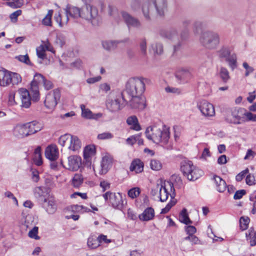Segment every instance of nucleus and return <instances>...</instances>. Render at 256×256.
I'll list each match as a JSON object with an SVG mask.
<instances>
[{"label":"nucleus","mask_w":256,"mask_h":256,"mask_svg":"<svg viewBox=\"0 0 256 256\" xmlns=\"http://www.w3.org/2000/svg\"><path fill=\"white\" fill-rule=\"evenodd\" d=\"M167 10V0H146L142 6V14L147 20L163 17Z\"/></svg>","instance_id":"obj_1"},{"label":"nucleus","mask_w":256,"mask_h":256,"mask_svg":"<svg viewBox=\"0 0 256 256\" xmlns=\"http://www.w3.org/2000/svg\"><path fill=\"white\" fill-rule=\"evenodd\" d=\"M148 80L144 78H132L126 84L125 89L121 92L124 97L128 98L142 95L145 90V84Z\"/></svg>","instance_id":"obj_2"},{"label":"nucleus","mask_w":256,"mask_h":256,"mask_svg":"<svg viewBox=\"0 0 256 256\" xmlns=\"http://www.w3.org/2000/svg\"><path fill=\"white\" fill-rule=\"evenodd\" d=\"M145 134L148 139L156 144H166L170 138L169 128L166 126H163L162 128L156 126H149L146 128Z\"/></svg>","instance_id":"obj_3"},{"label":"nucleus","mask_w":256,"mask_h":256,"mask_svg":"<svg viewBox=\"0 0 256 256\" xmlns=\"http://www.w3.org/2000/svg\"><path fill=\"white\" fill-rule=\"evenodd\" d=\"M43 84L44 88L49 90L52 88L53 84L52 82L47 80L43 75L39 73H36L32 81L30 84V92L32 96V100L38 101L40 98L39 87Z\"/></svg>","instance_id":"obj_4"},{"label":"nucleus","mask_w":256,"mask_h":256,"mask_svg":"<svg viewBox=\"0 0 256 256\" xmlns=\"http://www.w3.org/2000/svg\"><path fill=\"white\" fill-rule=\"evenodd\" d=\"M180 170L183 176L190 181L196 180L202 176V172L196 168L190 160H182Z\"/></svg>","instance_id":"obj_5"},{"label":"nucleus","mask_w":256,"mask_h":256,"mask_svg":"<svg viewBox=\"0 0 256 256\" xmlns=\"http://www.w3.org/2000/svg\"><path fill=\"white\" fill-rule=\"evenodd\" d=\"M200 42L205 48L213 50L216 48L220 43V36L218 33L212 31L202 32L200 37Z\"/></svg>","instance_id":"obj_6"},{"label":"nucleus","mask_w":256,"mask_h":256,"mask_svg":"<svg viewBox=\"0 0 256 256\" xmlns=\"http://www.w3.org/2000/svg\"><path fill=\"white\" fill-rule=\"evenodd\" d=\"M81 18L90 22L93 26H98L101 18L97 8L90 4L82 8Z\"/></svg>","instance_id":"obj_7"},{"label":"nucleus","mask_w":256,"mask_h":256,"mask_svg":"<svg viewBox=\"0 0 256 256\" xmlns=\"http://www.w3.org/2000/svg\"><path fill=\"white\" fill-rule=\"evenodd\" d=\"M21 82L22 78L19 74L4 69L0 70V86H7L10 84L18 85Z\"/></svg>","instance_id":"obj_8"},{"label":"nucleus","mask_w":256,"mask_h":256,"mask_svg":"<svg viewBox=\"0 0 256 256\" xmlns=\"http://www.w3.org/2000/svg\"><path fill=\"white\" fill-rule=\"evenodd\" d=\"M156 191L159 192V198L162 202H166L170 196L171 199L176 196L175 189L174 184L171 182L162 183L156 184Z\"/></svg>","instance_id":"obj_9"},{"label":"nucleus","mask_w":256,"mask_h":256,"mask_svg":"<svg viewBox=\"0 0 256 256\" xmlns=\"http://www.w3.org/2000/svg\"><path fill=\"white\" fill-rule=\"evenodd\" d=\"M218 54L219 58L224 59L232 71L238 67L236 55L234 53L231 54L228 47H222L218 51Z\"/></svg>","instance_id":"obj_10"},{"label":"nucleus","mask_w":256,"mask_h":256,"mask_svg":"<svg viewBox=\"0 0 256 256\" xmlns=\"http://www.w3.org/2000/svg\"><path fill=\"white\" fill-rule=\"evenodd\" d=\"M128 100L120 93L116 96L114 100L107 102L106 106L111 112H116L122 109L128 104Z\"/></svg>","instance_id":"obj_11"},{"label":"nucleus","mask_w":256,"mask_h":256,"mask_svg":"<svg viewBox=\"0 0 256 256\" xmlns=\"http://www.w3.org/2000/svg\"><path fill=\"white\" fill-rule=\"evenodd\" d=\"M244 108H238L234 109L230 115H227L225 118L226 120L230 124H240L246 122L244 118Z\"/></svg>","instance_id":"obj_12"},{"label":"nucleus","mask_w":256,"mask_h":256,"mask_svg":"<svg viewBox=\"0 0 256 256\" xmlns=\"http://www.w3.org/2000/svg\"><path fill=\"white\" fill-rule=\"evenodd\" d=\"M60 97V92L56 89L52 92L48 93L46 96L44 104L47 108L53 110L58 104V101Z\"/></svg>","instance_id":"obj_13"},{"label":"nucleus","mask_w":256,"mask_h":256,"mask_svg":"<svg viewBox=\"0 0 256 256\" xmlns=\"http://www.w3.org/2000/svg\"><path fill=\"white\" fill-rule=\"evenodd\" d=\"M197 108L204 116H212L215 114L214 106L206 100L198 102Z\"/></svg>","instance_id":"obj_14"},{"label":"nucleus","mask_w":256,"mask_h":256,"mask_svg":"<svg viewBox=\"0 0 256 256\" xmlns=\"http://www.w3.org/2000/svg\"><path fill=\"white\" fill-rule=\"evenodd\" d=\"M121 14L124 21L128 28H134L140 29L142 28V23L137 18L132 16L130 14L124 11L122 12Z\"/></svg>","instance_id":"obj_15"},{"label":"nucleus","mask_w":256,"mask_h":256,"mask_svg":"<svg viewBox=\"0 0 256 256\" xmlns=\"http://www.w3.org/2000/svg\"><path fill=\"white\" fill-rule=\"evenodd\" d=\"M128 98L130 100H128V103L129 102L132 108L142 110L146 106V99L142 94L132 96Z\"/></svg>","instance_id":"obj_16"},{"label":"nucleus","mask_w":256,"mask_h":256,"mask_svg":"<svg viewBox=\"0 0 256 256\" xmlns=\"http://www.w3.org/2000/svg\"><path fill=\"white\" fill-rule=\"evenodd\" d=\"M110 203L116 209L122 210L126 204V201L122 199V195L120 193H113L110 198Z\"/></svg>","instance_id":"obj_17"},{"label":"nucleus","mask_w":256,"mask_h":256,"mask_svg":"<svg viewBox=\"0 0 256 256\" xmlns=\"http://www.w3.org/2000/svg\"><path fill=\"white\" fill-rule=\"evenodd\" d=\"M67 169L72 171H76L79 169L82 164V158L78 156H70L68 158Z\"/></svg>","instance_id":"obj_18"},{"label":"nucleus","mask_w":256,"mask_h":256,"mask_svg":"<svg viewBox=\"0 0 256 256\" xmlns=\"http://www.w3.org/2000/svg\"><path fill=\"white\" fill-rule=\"evenodd\" d=\"M18 93L21 100V106L22 108H28L31 105V98L30 92L26 89L20 88Z\"/></svg>","instance_id":"obj_19"},{"label":"nucleus","mask_w":256,"mask_h":256,"mask_svg":"<svg viewBox=\"0 0 256 256\" xmlns=\"http://www.w3.org/2000/svg\"><path fill=\"white\" fill-rule=\"evenodd\" d=\"M42 206L48 214H54L57 210L56 202L52 198H48L41 203Z\"/></svg>","instance_id":"obj_20"},{"label":"nucleus","mask_w":256,"mask_h":256,"mask_svg":"<svg viewBox=\"0 0 256 256\" xmlns=\"http://www.w3.org/2000/svg\"><path fill=\"white\" fill-rule=\"evenodd\" d=\"M13 134L14 136L19 138L30 136L26 124H17L14 128Z\"/></svg>","instance_id":"obj_21"},{"label":"nucleus","mask_w":256,"mask_h":256,"mask_svg":"<svg viewBox=\"0 0 256 256\" xmlns=\"http://www.w3.org/2000/svg\"><path fill=\"white\" fill-rule=\"evenodd\" d=\"M64 10L66 15L68 18L71 17L74 18H81L82 8L68 4Z\"/></svg>","instance_id":"obj_22"},{"label":"nucleus","mask_w":256,"mask_h":256,"mask_svg":"<svg viewBox=\"0 0 256 256\" xmlns=\"http://www.w3.org/2000/svg\"><path fill=\"white\" fill-rule=\"evenodd\" d=\"M34 194L40 204L48 198L46 188L44 186L36 188L34 190Z\"/></svg>","instance_id":"obj_23"},{"label":"nucleus","mask_w":256,"mask_h":256,"mask_svg":"<svg viewBox=\"0 0 256 256\" xmlns=\"http://www.w3.org/2000/svg\"><path fill=\"white\" fill-rule=\"evenodd\" d=\"M82 116L83 118L87 119L98 120L102 116L101 113L93 114L88 108H86L84 104H81Z\"/></svg>","instance_id":"obj_24"},{"label":"nucleus","mask_w":256,"mask_h":256,"mask_svg":"<svg viewBox=\"0 0 256 256\" xmlns=\"http://www.w3.org/2000/svg\"><path fill=\"white\" fill-rule=\"evenodd\" d=\"M46 157L52 161H54L58 158V151L56 146H50L46 148L45 151Z\"/></svg>","instance_id":"obj_25"},{"label":"nucleus","mask_w":256,"mask_h":256,"mask_svg":"<svg viewBox=\"0 0 256 256\" xmlns=\"http://www.w3.org/2000/svg\"><path fill=\"white\" fill-rule=\"evenodd\" d=\"M26 125L30 135L41 130L43 128V124L37 121H32L26 123Z\"/></svg>","instance_id":"obj_26"},{"label":"nucleus","mask_w":256,"mask_h":256,"mask_svg":"<svg viewBox=\"0 0 256 256\" xmlns=\"http://www.w3.org/2000/svg\"><path fill=\"white\" fill-rule=\"evenodd\" d=\"M192 74L188 70H182L177 72L176 74V78L180 82H186L191 78Z\"/></svg>","instance_id":"obj_27"},{"label":"nucleus","mask_w":256,"mask_h":256,"mask_svg":"<svg viewBox=\"0 0 256 256\" xmlns=\"http://www.w3.org/2000/svg\"><path fill=\"white\" fill-rule=\"evenodd\" d=\"M112 166V158L107 156H104L101 162V170L100 171V174H106Z\"/></svg>","instance_id":"obj_28"},{"label":"nucleus","mask_w":256,"mask_h":256,"mask_svg":"<svg viewBox=\"0 0 256 256\" xmlns=\"http://www.w3.org/2000/svg\"><path fill=\"white\" fill-rule=\"evenodd\" d=\"M213 180L216 186V188L220 192H223L228 188V191L230 192L229 186H226V182L220 176L215 175L214 176Z\"/></svg>","instance_id":"obj_29"},{"label":"nucleus","mask_w":256,"mask_h":256,"mask_svg":"<svg viewBox=\"0 0 256 256\" xmlns=\"http://www.w3.org/2000/svg\"><path fill=\"white\" fill-rule=\"evenodd\" d=\"M81 142L78 136H72L68 147V149L72 152H78L81 148Z\"/></svg>","instance_id":"obj_30"},{"label":"nucleus","mask_w":256,"mask_h":256,"mask_svg":"<svg viewBox=\"0 0 256 256\" xmlns=\"http://www.w3.org/2000/svg\"><path fill=\"white\" fill-rule=\"evenodd\" d=\"M126 123L130 126V128L132 130L139 131L142 129L138 119L135 116H129L126 120Z\"/></svg>","instance_id":"obj_31"},{"label":"nucleus","mask_w":256,"mask_h":256,"mask_svg":"<svg viewBox=\"0 0 256 256\" xmlns=\"http://www.w3.org/2000/svg\"><path fill=\"white\" fill-rule=\"evenodd\" d=\"M154 216V211L151 207L146 208L144 212L140 215L139 218L143 221H148L152 220Z\"/></svg>","instance_id":"obj_32"},{"label":"nucleus","mask_w":256,"mask_h":256,"mask_svg":"<svg viewBox=\"0 0 256 256\" xmlns=\"http://www.w3.org/2000/svg\"><path fill=\"white\" fill-rule=\"evenodd\" d=\"M189 29L188 28H183L181 31L180 34V40H179L178 42L174 46V51L176 52L178 50L182 45V41L186 40L189 36Z\"/></svg>","instance_id":"obj_33"},{"label":"nucleus","mask_w":256,"mask_h":256,"mask_svg":"<svg viewBox=\"0 0 256 256\" xmlns=\"http://www.w3.org/2000/svg\"><path fill=\"white\" fill-rule=\"evenodd\" d=\"M130 170L134 171L136 173L141 172L144 169V164L139 159L134 160L130 166Z\"/></svg>","instance_id":"obj_34"},{"label":"nucleus","mask_w":256,"mask_h":256,"mask_svg":"<svg viewBox=\"0 0 256 256\" xmlns=\"http://www.w3.org/2000/svg\"><path fill=\"white\" fill-rule=\"evenodd\" d=\"M246 240H249L250 245L252 246L256 245V230L254 231V228L251 227L248 230V233L246 234Z\"/></svg>","instance_id":"obj_35"},{"label":"nucleus","mask_w":256,"mask_h":256,"mask_svg":"<svg viewBox=\"0 0 256 256\" xmlns=\"http://www.w3.org/2000/svg\"><path fill=\"white\" fill-rule=\"evenodd\" d=\"M119 43L116 40H104L102 42V48L107 51H111L116 49Z\"/></svg>","instance_id":"obj_36"},{"label":"nucleus","mask_w":256,"mask_h":256,"mask_svg":"<svg viewBox=\"0 0 256 256\" xmlns=\"http://www.w3.org/2000/svg\"><path fill=\"white\" fill-rule=\"evenodd\" d=\"M96 153L95 147L93 145H89L85 147L84 150V158L86 161H89L92 156Z\"/></svg>","instance_id":"obj_37"},{"label":"nucleus","mask_w":256,"mask_h":256,"mask_svg":"<svg viewBox=\"0 0 256 256\" xmlns=\"http://www.w3.org/2000/svg\"><path fill=\"white\" fill-rule=\"evenodd\" d=\"M162 36L166 38L172 40H174L178 37V32L176 29H171L169 30H162L160 32Z\"/></svg>","instance_id":"obj_38"},{"label":"nucleus","mask_w":256,"mask_h":256,"mask_svg":"<svg viewBox=\"0 0 256 256\" xmlns=\"http://www.w3.org/2000/svg\"><path fill=\"white\" fill-rule=\"evenodd\" d=\"M218 75L222 82L226 83L230 80V77L228 70L226 68L221 66L218 71Z\"/></svg>","instance_id":"obj_39"},{"label":"nucleus","mask_w":256,"mask_h":256,"mask_svg":"<svg viewBox=\"0 0 256 256\" xmlns=\"http://www.w3.org/2000/svg\"><path fill=\"white\" fill-rule=\"evenodd\" d=\"M36 54L38 58V62L42 64V60L46 58V49L42 45H40V46L36 48Z\"/></svg>","instance_id":"obj_40"},{"label":"nucleus","mask_w":256,"mask_h":256,"mask_svg":"<svg viewBox=\"0 0 256 256\" xmlns=\"http://www.w3.org/2000/svg\"><path fill=\"white\" fill-rule=\"evenodd\" d=\"M33 160L34 164L38 166L42 164V161L41 155V148L40 146H38L34 150Z\"/></svg>","instance_id":"obj_41"},{"label":"nucleus","mask_w":256,"mask_h":256,"mask_svg":"<svg viewBox=\"0 0 256 256\" xmlns=\"http://www.w3.org/2000/svg\"><path fill=\"white\" fill-rule=\"evenodd\" d=\"M54 18L60 27H62L64 25L66 24L69 20L68 16L66 15L64 18H62L60 12L55 14Z\"/></svg>","instance_id":"obj_42"},{"label":"nucleus","mask_w":256,"mask_h":256,"mask_svg":"<svg viewBox=\"0 0 256 256\" xmlns=\"http://www.w3.org/2000/svg\"><path fill=\"white\" fill-rule=\"evenodd\" d=\"M72 137V136L70 134H64L60 137L58 143L62 146H66L68 148Z\"/></svg>","instance_id":"obj_43"},{"label":"nucleus","mask_w":256,"mask_h":256,"mask_svg":"<svg viewBox=\"0 0 256 256\" xmlns=\"http://www.w3.org/2000/svg\"><path fill=\"white\" fill-rule=\"evenodd\" d=\"M151 48L154 55L160 56L164 52L163 44L160 42H156L152 44Z\"/></svg>","instance_id":"obj_44"},{"label":"nucleus","mask_w":256,"mask_h":256,"mask_svg":"<svg viewBox=\"0 0 256 256\" xmlns=\"http://www.w3.org/2000/svg\"><path fill=\"white\" fill-rule=\"evenodd\" d=\"M179 220L181 222L186 225L192 224V221L190 219L187 213V210L186 208H184L180 212Z\"/></svg>","instance_id":"obj_45"},{"label":"nucleus","mask_w":256,"mask_h":256,"mask_svg":"<svg viewBox=\"0 0 256 256\" xmlns=\"http://www.w3.org/2000/svg\"><path fill=\"white\" fill-rule=\"evenodd\" d=\"M53 12L54 11L52 10H48V14L42 20V23L43 25L45 26H52V18Z\"/></svg>","instance_id":"obj_46"},{"label":"nucleus","mask_w":256,"mask_h":256,"mask_svg":"<svg viewBox=\"0 0 256 256\" xmlns=\"http://www.w3.org/2000/svg\"><path fill=\"white\" fill-rule=\"evenodd\" d=\"M83 180L81 174H76L72 180V184L75 188H78L83 182Z\"/></svg>","instance_id":"obj_47"},{"label":"nucleus","mask_w":256,"mask_h":256,"mask_svg":"<svg viewBox=\"0 0 256 256\" xmlns=\"http://www.w3.org/2000/svg\"><path fill=\"white\" fill-rule=\"evenodd\" d=\"M100 244L98 238L90 237L88 240V246L90 248H98Z\"/></svg>","instance_id":"obj_48"},{"label":"nucleus","mask_w":256,"mask_h":256,"mask_svg":"<svg viewBox=\"0 0 256 256\" xmlns=\"http://www.w3.org/2000/svg\"><path fill=\"white\" fill-rule=\"evenodd\" d=\"M250 219L248 216H242L240 220V228L242 230H246L248 227Z\"/></svg>","instance_id":"obj_49"},{"label":"nucleus","mask_w":256,"mask_h":256,"mask_svg":"<svg viewBox=\"0 0 256 256\" xmlns=\"http://www.w3.org/2000/svg\"><path fill=\"white\" fill-rule=\"evenodd\" d=\"M140 193V188L138 187L133 188L130 189L128 192L129 197L134 199L138 196Z\"/></svg>","instance_id":"obj_50"},{"label":"nucleus","mask_w":256,"mask_h":256,"mask_svg":"<svg viewBox=\"0 0 256 256\" xmlns=\"http://www.w3.org/2000/svg\"><path fill=\"white\" fill-rule=\"evenodd\" d=\"M150 167L154 170H160L162 168V164L160 160L154 159L150 161Z\"/></svg>","instance_id":"obj_51"},{"label":"nucleus","mask_w":256,"mask_h":256,"mask_svg":"<svg viewBox=\"0 0 256 256\" xmlns=\"http://www.w3.org/2000/svg\"><path fill=\"white\" fill-rule=\"evenodd\" d=\"M244 118H246V121H252L256 122V114H254L250 112H246L245 109Z\"/></svg>","instance_id":"obj_52"},{"label":"nucleus","mask_w":256,"mask_h":256,"mask_svg":"<svg viewBox=\"0 0 256 256\" xmlns=\"http://www.w3.org/2000/svg\"><path fill=\"white\" fill-rule=\"evenodd\" d=\"M38 226H34L33 228L32 229L28 232V236L32 238H34L35 240H39L40 238V237L38 236Z\"/></svg>","instance_id":"obj_53"},{"label":"nucleus","mask_w":256,"mask_h":256,"mask_svg":"<svg viewBox=\"0 0 256 256\" xmlns=\"http://www.w3.org/2000/svg\"><path fill=\"white\" fill-rule=\"evenodd\" d=\"M140 50L142 54L143 55H146V40L145 38H142L140 42Z\"/></svg>","instance_id":"obj_54"},{"label":"nucleus","mask_w":256,"mask_h":256,"mask_svg":"<svg viewBox=\"0 0 256 256\" xmlns=\"http://www.w3.org/2000/svg\"><path fill=\"white\" fill-rule=\"evenodd\" d=\"M16 58L19 61L24 62L26 64L31 66L32 64L30 60L28 54L26 55H20L16 57Z\"/></svg>","instance_id":"obj_55"},{"label":"nucleus","mask_w":256,"mask_h":256,"mask_svg":"<svg viewBox=\"0 0 256 256\" xmlns=\"http://www.w3.org/2000/svg\"><path fill=\"white\" fill-rule=\"evenodd\" d=\"M114 138V135L110 132H105L98 135V138L99 140H108Z\"/></svg>","instance_id":"obj_56"},{"label":"nucleus","mask_w":256,"mask_h":256,"mask_svg":"<svg viewBox=\"0 0 256 256\" xmlns=\"http://www.w3.org/2000/svg\"><path fill=\"white\" fill-rule=\"evenodd\" d=\"M246 184L249 186H252L256 184L255 178L253 174H248L246 178Z\"/></svg>","instance_id":"obj_57"},{"label":"nucleus","mask_w":256,"mask_h":256,"mask_svg":"<svg viewBox=\"0 0 256 256\" xmlns=\"http://www.w3.org/2000/svg\"><path fill=\"white\" fill-rule=\"evenodd\" d=\"M202 23L200 21H196L193 24V31L194 34H198L201 30Z\"/></svg>","instance_id":"obj_58"},{"label":"nucleus","mask_w":256,"mask_h":256,"mask_svg":"<svg viewBox=\"0 0 256 256\" xmlns=\"http://www.w3.org/2000/svg\"><path fill=\"white\" fill-rule=\"evenodd\" d=\"M166 92L172 93L174 94H180L181 93V90L174 87L167 86L165 88Z\"/></svg>","instance_id":"obj_59"},{"label":"nucleus","mask_w":256,"mask_h":256,"mask_svg":"<svg viewBox=\"0 0 256 256\" xmlns=\"http://www.w3.org/2000/svg\"><path fill=\"white\" fill-rule=\"evenodd\" d=\"M242 66L246 70L244 74L246 76H248L250 74L252 73L254 71V68L250 66L246 62H243Z\"/></svg>","instance_id":"obj_60"},{"label":"nucleus","mask_w":256,"mask_h":256,"mask_svg":"<svg viewBox=\"0 0 256 256\" xmlns=\"http://www.w3.org/2000/svg\"><path fill=\"white\" fill-rule=\"evenodd\" d=\"M249 172V170L248 168H246L244 170H242L236 176V180L237 182H240L244 177L245 175L248 174Z\"/></svg>","instance_id":"obj_61"},{"label":"nucleus","mask_w":256,"mask_h":256,"mask_svg":"<svg viewBox=\"0 0 256 256\" xmlns=\"http://www.w3.org/2000/svg\"><path fill=\"white\" fill-rule=\"evenodd\" d=\"M140 0H131L130 6L134 10H136L140 8Z\"/></svg>","instance_id":"obj_62"},{"label":"nucleus","mask_w":256,"mask_h":256,"mask_svg":"<svg viewBox=\"0 0 256 256\" xmlns=\"http://www.w3.org/2000/svg\"><path fill=\"white\" fill-rule=\"evenodd\" d=\"M110 86L107 83H103L100 85L99 86V92H102L106 93L108 92L110 90Z\"/></svg>","instance_id":"obj_63"},{"label":"nucleus","mask_w":256,"mask_h":256,"mask_svg":"<svg viewBox=\"0 0 256 256\" xmlns=\"http://www.w3.org/2000/svg\"><path fill=\"white\" fill-rule=\"evenodd\" d=\"M185 230L188 235H194L196 232V228L192 226H185Z\"/></svg>","instance_id":"obj_64"}]
</instances>
